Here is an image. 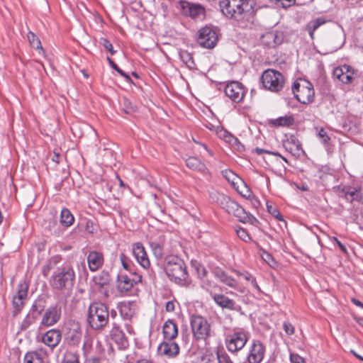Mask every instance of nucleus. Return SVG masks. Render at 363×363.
<instances>
[{
  "label": "nucleus",
  "instance_id": "obj_1",
  "mask_svg": "<svg viewBox=\"0 0 363 363\" xmlns=\"http://www.w3.org/2000/svg\"><path fill=\"white\" fill-rule=\"evenodd\" d=\"M220 6L225 16L240 21L251 14L253 1L252 0H223Z\"/></svg>",
  "mask_w": 363,
  "mask_h": 363
},
{
  "label": "nucleus",
  "instance_id": "obj_2",
  "mask_svg": "<svg viewBox=\"0 0 363 363\" xmlns=\"http://www.w3.org/2000/svg\"><path fill=\"white\" fill-rule=\"evenodd\" d=\"M164 269L169 279L179 284H184L188 277L184 262L177 256L165 258Z\"/></svg>",
  "mask_w": 363,
  "mask_h": 363
},
{
  "label": "nucleus",
  "instance_id": "obj_3",
  "mask_svg": "<svg viewBox=\"0 0 363 363\" xmlns=\"http://www.w3.org/2000/svg\"><path fill=\"white\" fill-rule=\"evenodd\" d=\"M108 320L109 312L105 304L94 302L89 306L88 322L93 330H103L108 324Z\"/></svg>",
  "mask_w": 363,
  "mask_h": 363
},
{
  "label": "nucleus",
  "instance_id": "obj_4",
  "mask_svg": "<svg viewBox=\"0 0 363 363\" xmlns=\"http://www.w3.org/2000/svg\"><path fill=\"white\" fill-rule=\"evenodd\" d=\"M190 326L193 338L196 341L206 342L214 334L211 324L201 315H192Z\"/></svg>",
  "mask_w": 363,
  "mask_h": 363
},
{
  "label": "nucleus",
  "instance_id": "obj_5",
  "mask_svg": "<svg viewBox=\"0 0 363 363\" xmlns=\"http://www.w3.org/2000/svg\"><path fill=\"white\" fill-rule=\"evenodd\" d=\"M74 279L75 274L73 269L62 268L51 277L50 284L55 289L69 290L72 287Z\"/></svg>",
  "mask_w": 363,
  "mask_h": 363
},
{
  "label": "nucleus",
  "instance_id": "obj_6",
  "mask_svg": "<svg viewBox=\"0 0 363 363\" xmlns=\"http://www.w3.org/2000/svg\"><path fill=\"white\" fill-rule=\"evenodd\" d=\"M292 91L296 99L302 104H309L315 98L313 84L305 79H296L293 84Z\"/></svg>",
  "mask_w": 363,
  "mask_h": 363
},
{
  "label": "nucleus",
  "instance_id": "obj_7",
  "mask_svg": "<svg viewBox=\"0 0 363 363\" xmlns=\"http://www.w3.org/2000/svg\"><path fill=\"white\" fill-rule=\"evenodd\" d=\"M263 86L272 92H278L282 89L285 83L284 75L274 69L265 70L261 77Z\"/></svg>",
  "mask_w": 363,
  "mask_h": 363
},
{
  "label": "nucleus",
  "instance_id": "obj_8",
  "mask_svg": "<svg viewBox=\"0 0 363 363\" xmlns=\"http://www.w3.org/2000/svg\"><path fill=\"white\" fill-rule=\"evenodd\" d=\"M218 204L229 214L236 216L240 221L245 222L247 218L245 210L235 201L224 194H218L216 197Z\"/></svg>",
  "mask_w": 363,
  "mask_h": 363
},
{
  "label": "nucleus",
  "instance_id": "obj_9",
  "mask_svg": "<svg viewBox=\"0 0 363 363\" xmlns=\"http://www.w3.org/2000/svg\"><path fill=\"white\" fill-rule=\"evenodd\" d=\"M248 340L247 332L243 329L235 330L232 334L227 336L225 345L228 351L236 352L242 350Z\"/></svg>",
  "mask_w": 363,
  "mask_h": 363
},
{
  "label": "nucleus",
  "instance_id": "obj_10",
  "mask_svg": "<svg viewBox=\"0 0 363 363\" xmlns=\"http://www.w3.org/2000/svg\"><path fill=\"white\" fill-rule=\"evenodd\" d=\"M197 40L199 45L207 49L213 48L218 40L216 32L209 26H205L199 30Z\"/></svg>",
  "mask_w": 363,
  "mask_h": 363
},
{
  "label": "nucleus",
  "instance_id": "obj_11",
  "mask_svg": "<svg viewBox=\"0 0 363 363\" xmlns=\"http://www.w3.org/2000/svg\"><path fill=\"white\" fill-rule=\"evenodd\" d=\"M29 284L26 280L19 282L16 293L13 295L12 304L14 308L13 316L16 315L24 307L28 296Z\"/></svg>",
  "mask_w": 363,
  "mask_h": 363
},
{
  "label": "nucleus",
  "instance_id": "obj_12",
  "mask_svg": "<svg viewBox=\"0 0 363 363\" xmlns=\"http://www.w3.org/2000/svg\"><path fill=\"white\" fill-rule=\"evenodd\" d=\"M333 77L344 84H350L354 79L357 72L348 65H342L335 67L333 72Z\"/></svg>",
  "mask_w": 363,
  "mask_h": 363
},
{
  "label": "nucleus",
  "instance_id": "obj_13",
  "mask_svg": "<svg viewBox=\"0 0 363 363\" xmlns=\"http://www.w3.org/2000/svg\"><path fill=\"white\" fill-rule=\"evenodd\" d=\"M224 92L225 96L235 103L242 101L245 94L242 84L236 81L228 82L225 87Z\"/></svg>",
  "mask_w": 363,
  "mask_h": 363
},
{
  "label": "nucleus",
  "instance_id": "obj_14",
  "mask_svg": "<svg viewBox=\"0 0 363 363\" xmlns=\"http://www.w3.org/2000/svg\"><path fill=\"white\" fill-rule=\"evenodd\" d=\"M265 346L259 340H253L247 354L248 363H260L265 354Z\"/></svg>",
  "mask_w": 363,
  "mask_h": 363
},
{
  "label": "nucleus",
  "instance_id": "obj_15",
  "mask_svg": "<svg viewBox=\"0 0 363 363\" xmlns=\"http://www.w3.org/2000/svg\"><path fill=\"white\" fill-rule=\"evenodd\" d=\"M61 314V306L57 305L50 306L45 311L40 323L45 327L52 326L60 320Z\"/></svg>",
  "mask_w": 363,
  "mask_h": 363
},
{
  "label": "nucleus",
  "instance_id": "obj_16",
  "mask_svg": "<svg viewBox=\"0 0 363 363\" xmlns=\"http://www.w3.org/2000/svg\"><path fill=\"white\" fill-rule=\"evenodd\" d=\"M179 6L182 12L192 18H201L205 16L204 8L199 4H192L186 1H180Z\"/></svg>",
  "mask_w": 363,
  "mask_h": 363
},
{
  "label": "nucleus",
  "instance_id": "obj_17",
  "mask_svg": "<svg viewBox=\"0 0 363 363\" xmlns=\"http://www.w3.org/2000/svg\"><path fill=\"white\" fill-rule=\"evenodd\" d=\"M216 133L220 139L228 143L235 150L242 152L245 150L244 145L239 140L227 130L221 127H217Z\"/></svg>",
  "mask_w": 363,
  "mask_h": 363
},
{
  "label": "nucleus",
  "instance_id": "obj_18",
  "mask_svg": "<svg viewBox=\"0 0 363 363\" xmlns=\"http://www.w3.org/2000/svg\"><path fill=\"white\" fill-rule=\"evenodd\" d=\"M132 250L138 263L144 269H149L150 261L143 245L140 242L134 243L132 246Z\"/></svg>",
  "mask_w": 363,
  "mask_h": 363
},
{
  "label": "nucleus",
  "instance_id": "obj_19",
  "mask_svg": "<svg viewBox=\"0 0 363 363\" xmlns=\"http://www.w3.org/2000/svg\"><path fill=\"white\" fill-rule=\"evenodd\" d=\"M283 145L287 152L296 157H300L303 153L301 143L294 135L288 137L284 141Z\"/></svg>",
  "mask_w": 363,
  "mask_h": 363
},
{
  "label": "nucleus",
  "instance_id": "obj_20",
  "mask_svg": "<svg viewBox=\"0 0 363 363\" xmlns=\"http://www.w3.org/2000/svg\"><path fill=\"white\" fill-rule=\"evenodd\" d=\"M62 333L59 330L51 329L43 334L41 341L48 347L53 349L61 341Z\"/></svg>",
  "mask_w": 363,
  "mask_h": 363
},
{
  "label": "nucleus",
  "instance_id": "obj_21",
  "mask_svg": "<svg viewBox=\"0 0 363 363\" xmlns=\"http://www.w3.org/2000/svg\"><path fill=\"white\" fill-rule=\"evenodd\" d=\"M87 262L90 271L96 272L101 268L104 264V258L103 253L96 250L89 252L87 256Z\"/></svg>",
  "mask_w": 363,
  "mask_h": 363
},
{
  "label": "nucleus",
  "instance_id": "obj_22",
  "mask_svg": "<svg viewBox=\"0 0 363 363\" xmlns=\"http://www.w3.org/2000/svg\"><path fill=\"white\" fill-rule=\"evenodd\" d=\"M69 330L67 332V337L70 342L74 345H78L82 339V328L78 322L70 321L68 323Z\"/></svg>",
  "mask_w": 363,
  "mask_h": 363
},
{
  "label": "nucleus",
  "instance_id": "obj_23",
  "mask_svg": "<svg viewBox=\"0 0 363 363\" xmlns=\"http://www.w3.org/2000/svg\"><path fill=\"white\" fill-rule=\"evenodd\" d=\"M180 348L174 342L164 341L158 347V351L161 354L169 357H174L179 353Z\"/></svg>",
  "mask_w": 363,
  "mask_h": 363
},
{
  "label": "nucleus",
  "instance_id": "obj_24",
  "mask_svg": "<svg viewBox=\"0 0 363 363\" xmlns=\"http://www.w3.org/2000/svg\"><path fill=\"white\" fill-rule=\"evenodd\" d=\"M110 335L112 340L121 347H125L128 345L127 337L117 324L113 323Z\"/></svg>",
  "mask_w": 363,
  "mask_h": 363
},
{
  "label": "nucleus",
  "instance_id": "obj_25",
  "mask_svg": "<svg viewBox=\"0 0 363 363\" xmlns=\"http://www.w3.org/2000/svg\"><path fill=\"white\" fill-rule=\"evenodd\" d=\"M162 334L166 340H172L178 335V328L177 324L172 320L164 322L162 328Z\"/></svg>",
  "mask_w": 363,
  "mask_h": 363
},
{
  "label": "nucleus",
  "instance_id": "obj_26",
  "mask_svg": "<svg viewBox=\"0 0 363 363\" xmlns=\"http://www.w3.org/2000/svg\"><path fill=\"white\" fill-rule=\"evenodd\" d=\"M136 281L126 274H120L117 279V287L121 292L130 291Z\"/></svg>",
  "mask_w": 363,
  "mask_h": 363
},
{
  "label": "nucleus",
  "instance_id": "obj_27",
  "mask_svg": "<svg viewBox=\"0 0 363 363\" xmlns=\"http://www.w3.org/2000/svg\"><path fill=\"white\" fill-rule=\"evenodd\" d=\"M186 166L194 170L200 172L203 174L208 173V169L206 164L196 157H189L186 160Z\"/></svg>",
  "mask_w": 363,
  "mask_h": 363
},
{
  "label": "nucleus",
  "instance_id": "obj_28",
  "mask_svg": "<svg viewBox=\"0 0 363 363\" xmlns=\"http://www.w3.org/2000/svg\"><path fill=\"white\" fill-rule=\"evenodd\" d=\"M234 189L241 196L250 201L256 200L255 196L243 180L240 181Z\"/></svg>",
  "mask_w": 363,
  "mask_h": 363
},
{
  "label": "nucleus",
  "instance_id": "obj_29",
  "mask_svg": "<svg viewBox=\"0 0 363 363\" xmlns=\"http://www.w3.org/2000/svg\"><path fill=\"white\" fill-rule=\"evenodd\" d=\"M99 280L100 278L99 277L94 278L96 289L98 290L104 298H108L112 291L111 285L110 283H107L106 278H105V281L104 280L103 283L99 282Z\"/></svg>",
  "mask_w": 363,
  "mask_h": 363
},
{
  "label": "nucleus",
  "instance_id": "obj_30",
  "mask_svg": "<svg viewBox=\"0 0 363 363\" xmlns=\"http://www.w3.org/2000/svg\"><path fill=\"white\" fill-rule=\"evenodd\" d=\"M121 315L127 319H130L135 314V304L131 302H123L119 308Z\"/></svg>",
  "mask_w": 363,
  "mask_h": 363
},
{
  "label": "nucleus",
  "instance_id": "obj_31",
  "mask_svg": "<svg viewBox=\"0 0 363 363\" xmlns=\"http://www.w3.org/2000/svg\"><path fill=\"white\" fill-rule=\"evenodd\" d=\"M213 298L216 304L223 308L233 309L234 308V301L223 294H215Z\"/></svg>",
  "mask_w": 363,
  "mask_h": 363
},
{
  "label": "nucleus",
  "instance_id": "obj_32",
  "mask_svg": "<svg viewBox=\"0 0 363 363\" xmlns=\"http://www.w3.org/2000/svg\"><path fill=\"white\" fill-rule=\"evenodd\" d=\"M216 277L223 284L229 287L235 289L237 286V281L235 279L228 276L224 271L218 269L215 272Z\"/></svg>",
  "mask_w": 363,
  "mask_h": 363
},
{
  "label": "nucleus",
  "instance_id": "obj_33",
  "mask_svg": "<svg viewBox=\"0 0 363 363\" xmlns=\"http://www.w3.org/2000/svg\"><path fill=\"white\" fill-rule=\"evenodd\" d=\"M74 221V216L68 208H62L60 213V223L65 226L69 227Z\"/></svg>",
  "mask_w": 363,
  "mask_h": 363
},
{
  "label": "nucleus",
  "instance_id": "obj_34",
  "mask_svg": "<svg viewBox=\"0 0 363 363\" xmlns=\"http://www.w3.org/2000/svg\"><path fill=\"white\" fill-rule=\"evenodd\" d=\"M294 123V119L292 116H281L278 118L271 121V124L274 126H283L289 127Z\"/></svg>",
  "mask_w": 363,
  "mask_h": 363
},
{
  "label": "nucleus",
  "instance_id": "obj_35",
  "mask_svg": "<svg viewBox=\"0 0 363 363\" xmlns=\"http://www.w3.org/2000/svg\"><path fill=\"white\" fill-rule=\"evenodd\" d=\"M342 193L345 199L350 202L359 200L360 198L359 191L354 187H347L342 190Z\"/></svg>",
  "mask_w": 363,
  "mask_h": 363
},
{
  "label": "nucleus",
  "instance_id": "obj_36",
  "mask_svg": "<svg viewBox=\"0 0 363 363\" xmlns=\"http://www.w3.org/2000/svg\"><path fill=\"white\" fill-rule=\"evenodd\" d=\"M27 38L30 45L33 48L38 50L40 54H44V50L41 45L40 40L34 33L29 31L27 34Z\"/></svg>",
  "mask_w": 363,
  "mask_h": 363
},
{
  "label": "nucleus",
  "instance_id": "obj_37",
  "mask_svg": "<svg viewBox=\"0 0 363 363\" xmlns=\"http://www.w3.org/2000/svg\"><path fill=\"white\" fill-rule=\"evenodd\" d=\"M223 176L231 184L233 189L242 181V179L238 176L233 171L226 169L222 172Z\"/></svg>",
  "mask_w": 363,
  "mask_h": 363
},
{
  "label": "nucleus",
  "instance_id": "obj_38",
  "mask_svg": "<svg viewBox=\"0 0 363 363\" xmlns=\"http://www.w3.org/2000/svg\"><path fill=\"white\" fill-rule=\"evenodd\" d=\"M236 275L242 276L246 281L251 283V284L259 292H262V290L258 285L256 279L248 272H240L238 270L233 271Z\"/></svg>",
  "mask_w": 363,
  "mask_h": 363
},
{
  "label": "nucleus",
  "instance_id": "obj_39",
  "mask_svg": "<svg viewBox=\"0 0 363 363\" xmlns=\"http://www.w3.org/2000/svg\"><path fill=\"white\" fill-rule=\"evenodd\" d=\"M150 246L154 256L157 259H161L164 255V245L160 242H150Z\"/></svg>",
  "mask_w": 363,
  "mask_h": 363
},
{
  "label": "nucleus",
  "instance_id": "obj_40",
  "mask_svg": "<svg viewBox=\"0 0 363 363\" xmlns=\"http://www.w3.org/2000/svg\"><path fill=\"white\" fill-rule=\"evenodd\" d=\"M319 143L323 144L327 152H331L333 150L330 144V138L327 135L323 129L319 130Z\"/></svg>",
  "mask_w": 363,
  "mask_h": 363
},
{
  "label": "nucleus",
  "instance_id": "obj_41",
  "mask_svg": "<svg viewBox=\"0 0 363 363\" xmlns=\"http://www.w3.org/2000/svg\"><path fill=\"white\" fill-rule=\"evenodd\" d=\"M180 58L183 62L189 68H193L195 63L192 55L186 50H181L179 52Z\"/></svg>",
  "mask_w": 363,
  "mask_h": 363
},
{
  "label": "nucleus",
  "instance_id": "obj_42",
  "mask_svg": "<svg viewBox=\"0 0 363 363\" xmlns=\"http://www.w3.org/2000/svg\"><path fill=\"white\" fill-rule=\"evenodd\" d=\"M24 363H43V360L37 352H29L25 354Z\"/></svg>",
  "mask_w": 363,
  "mask_h": 363
},
{
  "label": "nucleus",
  "instance_id": "obj_43",
  "mask_svg": "<svg viewBox=\"0 0 363 363\" xmlns=\"http://www.w3.org/2000/svg\"><path fill=\"white\" fill-rule=\"evenodd\" d=\"M267 208L268 212L275 218L278 220L284 221V218L276 206L267 203Z\"/></svg>",
  "mask_w": 363,
  "mask_h": 363
},
{
  "label": "nucleus",
  "instance_id": "obj_44",
  "mask_svg": "<svg viewBox=\"0 0 363 363\" xmlns=\"http://www.w3.org/2000/svg\"><path fill=\"white\" fill-rule=\"evenodd\" d=\"M236 234L240 239L243 240L245 242H250L252 240L251 236L246 229L243 228H238L236 229Z\"/></svg>",
  "mask_w": 363,
  "mask_h": 363
},
{
  "label": "nucleus",
  "instance_id": "obj_45",
  "mask_svg": "<svg viewBox=\"0 0 363 363\" xmlns=\"http://www.w3.org/2000/svg\"><path fill=\"white\" fill-rule=\"evenodd\" d=\"M218 363H233L230 356L225 352L218 351L217 352Z\"/></svg>",
  "mask_w": 363,
  "mask_h": 363
},
{
  "label": "nucleus",
  "instance_id": "obj_46",
  "mask_svg": "<svg viewBox=\"0 0 363 363\" xmlns=\"http://www.w3.org/2000/svg\"><path fill=\"white\" fill-rule=\"evenodd\" d=\"M99 43L101 45H103L108 52H110L111 55H114L116 53V50H113V45L105 38H101L99 40Z\"/></svg>",
  "mask_w": 363,
  "mask_h": 363
},
{
  "label": "nucleus",
  "instance_id": "obj_47",
  "mask_svg": "<svg viewBox=\"0 0 363 363\" xmlns=\"http://www.w3.org/2000/svg\"><path fill=\"white\" fill-rule=\"evenodd\" d=\"M318 28V20H314L311 22H310L307 26V30L308 32V34L310 35L311 39H314V33L315 30Z\"/></svg>",
  "mask_w": 363,
  "mask_h": 363
},
{
  "label": "nucleus",
  "instance_id": "obj_48",
  "mask_svg": "<svg viewBox=\"0 0 363 363\" xmlns=\"http://www.w3.org/2000/svg\"><path fill=\"white\" fill-rule=\"evenodd\" d=\"M120 260L123 267L126 270H129L130 267V260L129 257H127L124 253H121Z\"/></svg>",
  "mask_w": 363,
  "mask_h": 363
},
{
  "label": "nucleus",
  "instance_id": "obj_49",
  "mask_svg": "<svg viewBox=\"0 0 363 363\" xmlns=\"http://www.w3.org/2000/svg\"><path fill=\"white\" fill-rule=\"evenodd\" d=\"M271 2H274L275 4H280L282 7L287 8L293 5L296 0H269Z\"/></svg>",
  "mask_w": 363,
  "mask_h": 363
},
{
  "label": "nucleus",
  "instance_id": "obj_50",
  "mask_svg": "<svg viewBox=\"0 0 363 363\" xmlns=\"http://www.w3.org/2000/svg\"><path fill=\"white\" fill-rule=\"evenodd\" d=\"M283 327L285 333L289 335H293L295 332L294 326L289 322H284L283 323Z\"/></svg>",
  "mask_w": 363,
  "mask_h": 363
},
{
  "label": "nucleus",
  "instance_id": "obj_51",
  "mask_svg": "<svg viewBox=\"0 0 363 363\" xmlns=\"http://www.w3.org/2000/svg\"><path fill=\"white\" fill-rule=\"evenodd\" d=\"M252 152H255L257 155H262V154L265 153V154L272 155H279V153L277 152H272V151L262 149L259 147L255 148V150H252Z\"/></svg>",
  "mask_w": 363,
  "mask_h": 363
},
{
  "label": "nucleus",
  "instance_id": "obj_52",
  "mask_svg": "<svg viewBox=\"0 0 363 363\" xmlns=\"http://www.w3.org/2000/svg\"><path fill=\"white\" fill-rule=\"evenodd\" d=\"M290 361L291 363H306L305 359L302 357L294 353L290 354Z\"/></svg>",
  "mask_w": 363,
  "mask_h": 363
},
{
  "label": "nucleus",
  "instance_id": "obj_53",
  "mask_svg": "<svg viewBox=\"0 0 363 363\" xmlns=\"http://www.w3.org/2000/svg\"><path fill=\"white\" fill-rule=\"evenodd\" d=\"M85 230L88 233L94 234L96 230L94 222L91 220H87L85 225Z\"/></svg>",
  "mask_w": 363,
  "mask_h": 363
},
{
  "label": "nucleus",
  "instance_id": "obj_54",
  "mask_svg": "<svg viewBox=\"0 0 363 363\" xmlns=\"http://www.w3.org/2000/svg\"><path fill=\"white\" fill-rule=\"evenodd\" d=\"M175 309V303L173 301H169L166 303L165 311L167 313H172Z\"/></svg>",
  "mask_w": 363,
  "mask_h": 363
},
{
  "label": "nucleus",
  "instance_id": "obj_55",
  "mask_svg": "<svg viewBox=\"0 0 363 363\" xmlns=\"http://www.w3.org/2000/svg\"><path fill=\"white\" fill-rule=\"evenodd\" d=\"M64 363H79L78 359L74 355H70L65 357Z\"/></svg>",
  "mask_w": 363,
  "mask_h": 363
},
{
  "label": "nucleus",
  "instance_id": "obj_56",
  "mask_svg": "<svg viewBox=\"0 0 363 363\" xmlns=\"http://www.w3.org/2000/svg\"><path fill=\"white\" fill-rule=\"evenodd\" d=\"M94 277H99L100 278V280L99 282L100 283H103L104 282V280L105 281V278H106L107 279V283H110V277H109V275L106 273H103V274H98L96 276H95Z\"/></svg>",
  "mask_w": 363,
  "mask_h": 363
},
{
  "label": "nucleus",
  "instance_id": "obj_57",
  "mask_svg": "<svg viewBox=\"0 0 363 363\" xmlns=\"http://www.w3.org/2000/svg\"><path fill=\"white\" fill-rule=\"evenodd\" d=\"M333 240L336 242V243L338 245V247L340 248V250L343 252V253H347V248L341 242H340L336 238H333Z\"/></svg>",
  "mask_w": 363,
  "mask_h": 363
},
{
  "label": "nucleus",
  "instance_id": "obj_58",
  "mask_svg": "<svg viewBox=\"0 0 363 363\" xmlns=\"http://www.w3.org/2000/svg\"><path fill=\"white\" fill-rule=\"evenodd\" d=\"M198 274L201 277H204L207 274V271L203 267H200L197 268Z\"/></svg>",
  "mask_w": 363,
  "mask_h": 363
},
{
  "label": "nucleus",
  "instance_id": "obj_59",
  "mask_svg": "<svg viewBox=\"0 0 363 363\" xmlns=\"http://www.w3.org/2000/svg\"><path fill=\"white\" fill-rule=\"evenodd\" d=\"M53 154L54 155L52 158V160L57 164L60 163V155L57 152L56 150H54Z\"/></svg>",
  "mask_w": 363,
  "mask_h": 363
},
{
  "label": "nucleus",
  "instance_id": "obj_60",
  "mask_svg": "<svg viewBox=\"0 0 363 363\" xmlns=\"http://www.w3.org/2000/svg\"><path fill=\"white\" fill-rule=\"evenodd\" d=\"M194 143H197V144L200 145L201 146H202V147H203V149H204V150H206L207 151V152L209 154V155H211V156H213V152H212L211 150H209V149L207 147V146H206V145H204V144H201V143H199V142H197V141H196V140H194Z\"/></svg>",
  "mask_w": 363,
  "mask_h": 363
},
{
  "label": "nucleus",
  "instance_id": "obj_61",
  "mask_svg": "<svg viewBox=\"0 0 363 363\" xmlns=\"http://www.w3.org/2000/svg\"><path fill=\"white\" fill-rule=\"evenodd\" d=\"M276 37V34L273 32H269L263 35V38L274 39Z\"/></svg>",
  "mask_w": 363,
  "mask_h": 363
},
{
  "label": "nucleus",
  "instance_id": "obj_62",
  "mask_svg": "<svg viewBox=\"0 0 363 363\" xmlns=\"http://www.w3.org/2000/svg\"><path fill=\"white\" fill-rule=\"evenodd\" d=\"M106 60L108 62V63L110 64V65L111 66V67L113 69H114L115 70L118 67V65L109 57H107Z\"/></svg>",
  "mask_w": 363,
  "mask_h": 363
},
{
  "label": "nucleus",
  "instance_id": "obj_63",
  "mask_svg": "<svg viewBox=\"0 0 363 363\" xmlns=\"http://www.w3.org/2000/svg\"><path fill=\"white\" fill-rule=\"evenodd\" d=\"M116 71L119 74H121L122 77H125V78H126V79H130L129 76H128L127 74H125L123 70H121L119 67H118V68L116 69Z\"/></svg>",
  "mask_w": 363,
  "mask_h": 363
},
{
  "label": "nucleus",
  "instance_id": "obj_64",
  "mask_svg": "<svg viewBox=\"0 0 363 363\" xmlns=\"http://www.w3.org/2000/svg\"><path fill=\"white\" fill-rule=\"evenodd\" d=\"M136 363H154V362L151 360H148L146 359H142L137 361Z\"/></svg>",
  "mask_w": 363,
  "mask_h": 363
}]
</instances>
